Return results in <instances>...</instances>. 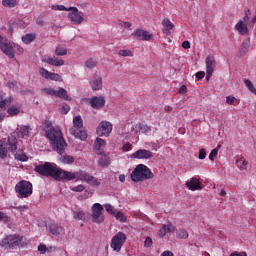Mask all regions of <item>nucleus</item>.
Masks as SVG:
<instances>
[{"label": "nucleus", "mask_w": 256, "mask_h": 256, "mask_svg": "<svg viewBox=\"0 0 256 256\" xmlns=\"http://www.w3.org/2000/svg\"><path fill=\"white\" fill-rule=\"evenodd\" d=\"M42 63H47L48 65H52L53 67H63L65 65V60L57 59V57L53 56H42Z\"/></svg>", "instance_id": "a211bd4d"}, {"label": "nucleus", "mask_w": 256, "mask_h": 256, "mask_svg": "<svg viewBox=\"0 0 256 256\" xmlns=\"http://www.w3.org/2000/svg\"><path fill=\"white\" fill-rule=\"evenodd\" d=\"M182 47L183 49H191V43H189V41H184Z\"/></svg>", "instance_id": "0e129e2a"}, {"label": "nucleus", "mask_w": 256, "mask_h": 256, "mask_svg": "<svg viewBox=\"0 0 256 256\" xmlns=\"http://www.w3.org/2000/svg\"><path fill=\"white\" fill-rule=\"evenodd\" d=\"M21 241H23V238L20 235H6L0 240V247L9 251V249H15V247H19V245H21Z\"/></svg>", "instance_id": "423d86ee"}, {"label": "nucleus", "mask_w": 256, "mask_h": 256, "mask_svg": "<svg viewBox=\"0 0 256 256\" xmlns=\"http://www.w3.org/2000/svg\"><path fill=\"white\" fill-rule=\"evenodd\" d=\"M35 39H37V33H27L21 37V41L24 45H31Z\"/></svg>", "instance_id": "c85d7f7f"}, {"label": "nucleus", "mask_w": 256, "mask_h": 256, "mask_svg": "<svg viewBox=\"0 0 256 256\" xmlns=\"http://www.w3.org/2000/svg\"><path fill=\"white\" fill-rule=\"evenodd\" d=\"M226 103H227V105H238L237 98H235V96H231V95L226 97Z\"/></svg>", "instance_id": "8fccbe9b"}, {"label": "nucleus", "mask_w": 256, "mask_h": 256, "mask_svg": "<svg viewBox=\"0 0 256 256\" xmlns=\"http://www.w3.org/2000/svg\"><path fill=\"white\" fill-rule=\"evenodd\" d=\"M205 157H207V152L205 151V149L202 148L199 150L198 158L203 160L205 159Z\"/></svg>", "instance_id": "bf43d9fd"}, {"label": "nucleus", "mask_w": 256, "mask_h": 256, "mask_svg": "<svg viewBox=\"0 0 256 256\" xmlns=\"http://www.w3.org/2000/svg\"><path fill=\"white\" fill-rule=\"evenodd\" d=\"M151 157H153V152L146 149H140L131 154L132 159H151Z\"/></svg>", "instance_id": "412c9836"}, {"label": "nucleus", "mask_w": 256, "mask_h": 256, "mask_svg": "<svg viewBox=\"0 0 256 256\" xmlns=\"http://www.w3.org/2000/svg\"><path fill=\"white\" fill-rule=\"evenodd\" d=\"M92 211V223L101 224L105 221V215H103V205L94 203L91 207Z\"/></svg>", "instance_id": "9b49d317"}, {"label": "nucleus", "mask_w": 256, "mask_h": 256, "mask_svg": "<svg viewBox=\"0 0 256 256\" xmlns=\"http://www.w3.org/2000/svg\"><path fill=\"white\" fill-rule=\"evenodd\" d=\"M46 231L54 235V237H59V235L65 234V229L61 227V225L57 223H51L46 226Z\"/></svg>", "instance_id": "6ab92c4d"}, {"label": "nucleus", "mask_w": 256, "mask_h": 256, "mask_svg": "<svg viewBox=\"0 0 256 256\" xmlns=\"http://www.w3.org/2000/svg\"><path fill=\"white\" fill-rule=\"evenodd\" d=\"M31 131V128L28 126H22L18 130V137H21V139H27L29 137V132Z\"/></svg>", "instance_id": "72a5a7b5"}, {"label": "nucleus", "mask_w": 256, "mask_h": 256, "mask_svg": "<svg viewBox=\"0 0 256 256\" xmlns=\"http://www.w3.org/2000/svg\"><path fill=\"white\" fill-rule=\"evenodd\" d=\"M80 171L77 172H69L67 170L59 169L56 172V181H73L74 179H77L79 181V174Z\"/></svg>", "instance_id": "9d476101"}, {"label": "nucleus", "mask_w": 256, "mask_h": 256, "mask_svg": "<svg viewBox=\"0 0 256 256\" xmlns=\"http://www.w3.org/2000/svg\"><path fill=\"white\" fill-rule=\"evenodd\" d=\"M89 103L92 109H102V107H105V97L93 96L89 99Z\"/></svg>", "instance_id": "aec40b11"}, {"label": "nucleus", "mask_w": 256, "mask_h": 256, "mask_svg": "<svg viewBox=\"0 0 256 256\" xmlns=\"http://www.w3.org/2000/svg\"><path fill=\"white\" fill-rule=\"evenodd\" d=\"M218 153H219V150H218L217 148H214V149L210 152V154H209V159H210V161H214V160H215V157H217Z\"/></svg>", "instance_id": "864d4df0"}, {"label": "nucleus", "mask_w": 256, "mask_h": 256, "mask_svg": "<svg viewBox=\"0 0 256 256\" xmlns=\"http://www.w3.org/2000/svg\"><path fill=\"white\" fill-rule=\"evenodd\" d=\"M113 216L115 217V219H117V221H120V223H125V221H127L125 215H123L122 212H119L117 210L116 213L113 214Z\"/></svg>", "instance_id": "c03bdc74"}, {"label": "nucleus", "mask_w": 256, "mask_h": 256, "mask_svg": "<svg viewBox=\"0 0 256 256\" xmlns=\"http://www.w3.org/2000/svg\"><path fill=\"white\" fill-rule=\"evenodd\" d=\"M132 37L139 41H151V39H153V34L146 30L136 29L132 32Z\"/></svg>", "instance_id": "dca6fc26"}, {"label": "nucleus", "mask_w": 256, "mask_h": 256, "mask_svg": "<svg viewBox=\"0 0 256 256\" xmlns=\"http://www.w3.org/2000/svg\"><path fill=\"white\" fill-rule=\"evenodd\" d=\"M130 135L138 136L141 135V123L133 124L130 129ZM137 141H139V137H137Z\"/></svg>", "instance_id": "f704fd0d"}, {"label": "nucleus", "mask_w": 256, "mask_h": 256, "mask_svg": "<svg viewBox=\"0 0 256 256\" xmlns=\"http://www.w3.org/2000/svg\"><path fill=\"white\" fill-rule=\"evenodd\" d=\"M98 165L100 167H109V165H111V158L109 157V155L103 152V155H101V157L98 160Z\"/></svg>", "instance_id": "c756f323"}, {"label": "nucleus", "mask_w": 256, "mask_h": 256, "mask_svg": "<svg viewBox=\"0 0 256 256\" xmlns=\"http://www.w3.org/2000/svg\"><path fill=\"white\" fill-rule=\"evenodd\" d=\"M68 19L73 25H81L85 21V13L79 11L78 7H68Z\"/></svg>", "instance_id": "6e6552de"}, {"label": "nucleus", "mask_w": 256, "mask_h": 256, "mask_svg": "<svg viewBox=\"0 0 256 256\" xmlns=\"http://www.w3.org/2000/svg\"><path fill=\"white\" fill-rule=\"evenodd\" d=\"M71 135L80 141L87 140V131L83 129V118L81 116H76L73 119V127L70 129Z\"/></svg>", "instance_id": "20e7f679"}, {"label": "nucleus", "mask_w": 256, "mask_h": 256, "mask_svg": "<svg viewBox=\"0 0 256 256\" xmlns=\"http://www.w3.org/2000/svg\"><path fill=\"white\" fill-rule=\"evenodd\" d=\"M186 187H188L190 191H201V181H199L197 177H192L186 182Z\"/></svg>", "instance_id": "4be33fe9"}, {"label": "nucleus", "mask_w": 256, "mask_h": 256, "mask_svg": "<svg viewBox=\"0 0 256 256\" xmlns=\"http://www.w3.org/2000/svg\"><path fill=\"white\" fill-rule=\"evenodd\" d=\"M132 149L133 145H131V143H126L122 147V151H124L125 153H127V151H131Z\"/></svg>", "instance_id": "13d9d810"}, {"label": "nucleus", "mask_w": 256, "mask_h": 256, "mask_svg": "<svg viewBox=\"0 0 256 256\" xmlns=\"http://www.w3.org/2000/svg\"><path fill=\"white\" fill-rule=\"evenodd\" d=\"M54 97L64 99V101H71V96L67 94V90H65V88H58V90H55Z\"/></svg>", "instance_id": "cd10ccee"}, {"label": "nucleus", "mask_w": 256, "mask_h": 256, "mask_svg": "<svg viewBox=\"0 0 256 256\" xmlns=\"http://www.w3.org/2000/svg\"><path fill=\"white\" fill-rule=\"evenodd\" d=\"M105 145H107V142L103 140L102 138H96L94 142V151L96 155H103L105 151L103 150L105 148Z\"/></svg>", "instance_id": "b1692460"}, {"label": "nucleus", "mask_w": 256, "mask_h": 256, "mask_svg": "<svg viewBox=\"0 0 256 256\" xmlns=\"http://www.w3.org/2000/svg\"><path fill=\"white\" fill-rule=\"evenodd\" d=\"M8 117H16V115H21L23 113V107L21 104H13L7 108Z\"/></svg>", "instance_id": "5701e85b"}, {"label": "nucleus", "mask_w": 256, "mask_h": 256, "mask_svg": "<svg viewBox=\"0 0 256 256\" xmlns=\"http://www.w3.org/2000/svg\"><path fill=\"white\" fill-rule=\"evenodd\" d=\"M18 199H27L33 195V184L27 180H21L15 186Z\"/></svg>", "instance_id": "39448f33"}, {"label": "nucleus", "mask_w": 256, "mask_h": 256, "mask_svg": "<svg viewBox=\"0 0 256 256\" xmlns=\"http://www.w3.org/2000/svg\"><path fill=\"white\" fill-rule=\"evenodd\" d=\"M104 209L107 211V213H109L110 215H115L116 213V209L113 207V205L111 204H105L104 205Z\"/></svg>", "instance_id": "09e8293b"}, {"label": "nucleus", "mask_w": 256, "mask_h": 256, "mask_svg": "<svg viewBox=\"0 0 256 256\" xmlns=\"http://www.w3.org/2000/svg\"><path fill=\"white\" fill-rule=\"evenodd\" d=\"M206 79L209 81L211 77L213 76V71H215V56H207L206 60Z\"/></svg>", "instance_id": "f3484780"}, {"label": "nucleus", "mask_w": 256, "mask_h": 256, "mask_svg": "<svg viewBox=\"0 0 256 256\" xmlns=\"http://www.w3.org/2000/svg\"><path fill=\"white\" fill-rule=\"evenodd\" d=\"M113 131V124L107 120H103L96 128V133L99 137H109Z\"/></svg>", "instance_id": "f8f14e48"}, {"label": "nucleus", "mask_w": 256, "mask_h": 256, "mask_svg": "<svg viewBox=\"0 0 256 256\" xmlns=\"http://www.w3.org/2000/svg\"><path fill=\"white\" fill-rule=\"evenodd\" d=\"M244 85L248 89V91L252 93V95L256 96V87H255V84L251 82V80L244 79Z\"/></svg>", "instance_id": "4c0bfd02"}, {"label": "nucleus", "mask_w": 256, "mask_h": 256, "mask_svg": "<svg viewBox=\"0 0 256 256\" xmlns=\"http://www.w3.org/2000/svg\"><path fill=\"white\" fill-rule=\"evenodd\" d=\"M247 165H249V163L247 162V160H245L244 157H238L236 159V166L238 167V169H240V171L247 170Z\"/></svg>", "instance_id": "473e14b6"}, {"label": "nucleus", "mask_w": 256, "mask_h": 256, "mask_svg": "<svg viewBox=\"0 0 256 256\" xmlns=\"http://www.w3.org/2000/svg\"><path fill=\"white\" fill-rule=\"evenodd\" d=\"M38 251L41 255H45V253H47V246L45 244H40L38 246Z\"/></svg>", "instance_id": "6e6d98bb"}, {"label": "nucleus", "mask_w": 256, "mask_h": 256, "mask_svg": "<svg viewBox=\"0 0 256 256\" xmlns=\"http://www.w3.org/2000/svg\"><path fill=\"white\" fill-rule=\"evenodd\" d=\"M125 241H127V235H125L123 232H118L112 237L110 247L113 249V251L119 253L121 249H123Z\"/></svg>", "instance_id": "1a4fd4ad"}, {"label": "nucleus", "mask_w": 256, "mask_h": 256, "mask_svg": "<svg viewBox=\"0 0 256 256\" xmlns=\"http://www.w3.org/2000/svg\"><path fill=\"white\" fill-rule=\"evenodd\" d=\"M236 31H238L239 35H249V28L247 27V23L243 20H239L235 25Z\"/></svg>", "instance_id": "393cba45"}, {"label": "nucleus", "mask_w": 256, "mask_h": 256, "mask_svg": "<svg viewBox=\"0 0 256 256\" xmlns=\"http://www.w3.org/2000/svg\"><path fill=\"white\" fill-rule=\"evenodd\" d=\"M38 73L43 79H46L47 81H63V77H61V75L55 72H50L43 67L39 68Z\"/></svg>", "instance_id": "2eb2a0df"}, {"label": "nucleus", "mask_w": 256, "mask_h": 256, "mask_svg": "<svg viewBox=\"0 0 256 256\" xmlns=\"http://www.w3.org/2000/svg\"><path fill=\"white\" fill-rule=\"evenodd\" d=\"M57 170V166L49 162H46L45 164L42 165H37L34 168V171H36V173L44 175V177H53V179H55L57 176Z\"/></svg>", "instance_id": "0eeeda50"}, {"label": "nucleus", "mask_w": 256, "mask_h": 256, "mask_svg": "<svg viewBox=\"0 0 256 256\" xmlns=\"http://www.w3.org/2000/svg\"><path fill=\"white\" fill-rule=\"evenodd\" d=\"M152 129L151 126L147 124L140 123V134L142 135H151Z\"/></svg>", "instance_id": "58836bf2"}, {"label": "nucleus", "mask_w": 256, "mask_h": 256, "mask_svg": "<svg viewBox=\"0 0 256 256\" xmlns=\"http://www.w3.org/2000/svg\"><path fill=\"white\" fill-rule=\"evenodd\" d=\"M249 15H251V10H247L246 11V14H245V16H244V23H248L249 22Z\"/></svg>", "instance_id": "e2e57ef3"}, {"label": "nucleus", "mask_w": 256, "mask_h": 256, "mask_svg": "<svg viewBox=\"0 0 256 256\" xmlns=\"http://www.w3.org/2000/svg\"><path fill=\"white\" fill-rule=\"evenodd\" d=\"M0 50L10 59H15V53L16 55H23V53H25V50L23 49V47H21V45L16 44L15 42H11L1 35Z\"/></svg>", "instance_id": "f03ea898"}, {"label": "nucleus", "mask_w": 256, "mask_h": 256, "mask_svg": "<svg viewBox=\"0 0 256 256\" xmlns=\"http://www.w3.org/2000/svg\"><path fill=\"white\" fill-rule=\"evenodd\" d=\"M17 137L14 135H11L8 137V150L12 153L15 154L17 151V144H18Z\"/></svg>", "instance_id": "bb28decb"}, {"label": "nucleus", "mask_w": 256, "mask_h": 256, "mask_svg": "<svg viewBox=\"0 0 256 256\" xmlns=\"http://www.w3.org/2000/svg\"><path fill=\"white\" fill-rule=\"evenodd\" d=\"M55 91V88L51 87L42 88V93H45V95H51V97H55Z\"/></svg>", "instance_id": "49530a36"}, {"label": "nucleus", "mask_w": 256, "mask_h": 256, "mask_svg": "<svg viewBox=\"0 0 256 256\" xmlns=\"http://www.w3.org/2000/svg\"><path fill=\"white\" fill-rule=\"evenodd\" d=\"M130 177L134 183H139L147 181L149 179H153L155 175L153 174V172H151V169H149V167H147L146 165L138 164L130 174Z\"/></svg>", "instance_id": "7ed1b4c3"}, {"label": "nucleus", "mask_w": 256, "mask_h": 256, "mask_svg": "<svg viewBox=\"0 0 256 256\" xmlns=\"http://www.w3.org/2000/svg\"><path fill=\"white\" fill-rule=\"evenodd\" d=\"M46 137L49 139L51 146L56 153L62 155L67 149V142L63 138V133H61V128L59 126L52 127L46 131Z\"/></svg>", "instance_id": "f257e3e1"}, {"label": "nucleus", "mask_w": 256, "mask_h": 256, "mask_svg": "<svg viewBox=\"0 0 256 256\" xmlns=\"http://www.w3.org/2000/svg\"><path fill=\"white\" fill-rule=\"evenodd\" d=\"M68 111H71V107H69V105H67V104H64V105L62 106V113H63L64 115H67Z\"/></svg>", "instance_id": "680f3d73"}, {"label": "nucleus", "mask_w": 256, "mask_h": 256, "mask_svg": "<svg viewBox=\"0 0 256 256\" xmlns=\"http://www.w3.org/2000/svg\"><path fill=\"white\" fill-rule=\"evenodd\" d=\"M167 233H175V225L173 224H164L162 228L159 230V237H165Z\"/></svg>", "instance_id": "a878e982"}, {"label": "nucleus", "mask_w": 256, "mask_h": 256, "mask_svg": "<svg viewBox=\"0 0 256 256\" xmlns=\"http://www.w3.org/2000/svg\"><path fill=\"white\" fill-rule=\"evenodd\" d=\"M55 55H57L58 57H63L67 55V48H65L64 46L58 45L55 48Z\"/></svg>", "instance_id": "79ce46f5"}, {"label": "nucleus", "mask_w": 256, "mask_h": 256, "mask_svg": "<svg viewBox=\"0 0 256 256\" xmlns=\"http://www.w3.org/2000/svg\"><path fill=\"white\" fill-rule=\"evenodd\" d=\"M153 245V239L151 237H147L144 242V247H151Z\"/></svg>", "instance_id": "052dcab7"}, {"label": "nucleus", "mask_w": 256, "mask_h": 256, "mask_svg": "<svg viewBox=\"0 0 256 256\" xmlns=\"http://www.w3.org/2000/svg\"><path fill=\"white\" fill-rule=\"evenodd\" d=\"M11 103H13V97H5L3 94H0V109H5V107L11 105Z\"/></svg>", "instance_id": "2f4dec72"}, {"label": "nucleus", "mask_w": 256, "mask_h": 256, "mask_svg": "<svg viewBox=\"0 0 256 256\" xmlns=\"http://www.w3.org/2000/svg\"><path fill=\"white\" fill-rule=\"evenodd\" d=\"M162 25L164 27L163 33H165L166 35H169V33H171L172 29L175 27V25L171 23V20H169V18H165L162 21Z\"/></svg>", "instance_id": "7c9ffc66"}, {"label": "nucleus", "mask_w": 256, "mask_h": 256, "mask_svg": "<svg viewBox=\"0 0 256 256\" xmlns=\"http://www.w3.org/2000/svg\"><path fill=\"white\" fill-rule=\"evenodd\" d=\"M0 157L1 159L7 157V142L5 139L0 140Z\"/></svg>", "instance_id": "c9c22d12"}, {"label": "nucleus", "mask_w": 256, "mask_h": 256, "mask_svg": "<svg viewBox=\"0 0 256 256\" xmlns=\"http://www.w3.org/2000/svg\"><path fill=\"white\" fill-rule=\"evenodd\" d=\"M19 5V0H2V6L13 9Z\"/></svg>", "instance_id": "e433bc0d"}, {"label": "nucleus", "mask_w": 256, "mask_h": 256, "mask_svg": "<svg viewBox=\"0 0 256 256\" xmlns=\"http://www.w3.org/2000/svg\"><path fill=\"white\" fill-rule=\"evenodd\" d=\"M61 163H64V165H71L75 163V158L71 155H64L60 158Z\"/></svg>", "instance_id": "ea45409f"}, {"label": "nucleus", "mask_w": 256, "mask_h": 256, "mask_svg": "<svg viewBox=\"0 0 256 256\" xmlns=\"http://www.w3.org/2000/svg\"><path fill=\"white\" fill-rule=\"evenodd\" d=\"M0 221H2V223H9V216H7V214H5L4 212L0 211Z\"/></svg>", "instance_id": "5fc2aeb1"}, {"label": "nucleus", "mask_w": 256, "mask_h": 256, "mask_svg": "<svg viewBox=\"0 0 256 256\" xmlns=\"http://www.w3.org/2000/svg\"><path fill=\"white\" fill-rule=\"evenodd\" d=\"M85 65L88 69H93L97 65V60L90 58L86 61Z\"/></svg>", "instance_id": "de8ad7c7"}, {"label": "nucleus", "mask_w": 256, "mask_h": 256, "mask_svg": "<svg viewBox=\"0 0 256 256\" xmlns=\"http://www.w3.org/2000/svg\"><path fill=\"white\" fill-rule=\"evenodd\" d=\"M196 77L197 79H203V77H205V72L203 71L197 72Z\"/></svg>", "instance_id": "338daca9"}, {"label": "nucleus", "mask_w": 256, "mask_h": 256, "mask_svg": "<svg viewBox=\"0 0 256 256\" xmlns=\"http://www.w3.org/2000/svg\"><path fill=\"white\" fill-rule=\"evenodd\" d=\"M79 181L87 183L91 187H101V180H99L98 178H95L93 175L83 170H80Z\"/></svg>", "instance_id": "ddd939ff"}, {"label": "nucleus", "mask_w": 256, "mask_h": 256, "mask_svg": "<svg viewBox=\"0 0 256 256\" xmlns=\"http://www.w3.org/2000/svg\"><path fill=\"white\" fill-rule=\"evenodd\" d=\"M176 237L178 239H189V233L185 229L181 228L176 230Z\"/></svg>", "instance_id": "a19ab883"}, {"label": "nucleus", "mask_w": 256, "mask_h": 256, "mask_svg": "<svg viewBox=\"0 0 256 256\" xmlns=\"http://www.w3.org/2000/svg\"><path fill=\"white\" fill-rule=\"evenodd\" d=\"M72 191H74L75 193H81V191H85V186L83 184H80L72 188Z\"/></svg>", "instance_id": "4d7b16f0"}, {"label": "nucleus", "mask_w": 256, "mask_h": 256, "mask_svg": "<svg viewBox=\"0 0 256 256\" xmlns=\"http://www.w3.org/2000/svg\"><path fill=\"white\" fill-rule=\"evenodd\" d=\"M118 55L120 57H133V51H131L129 49L120 50L118 52Z\"/></svg>", "instance_id": "a18cd8bd"}, {"label": "nucleus", "mask_w": 256, "mask_h": 256, "mask_svg": "<svg viewBox=\"0 0 256 256\" xmlns=\"http://www.w3.org/2000/svg\"><path fill=\"white\" fill-rule=\"evenodd\" d=\"M89 85L92 91H101L103 89V76L100 73H95L89 79Z\"/></svg>", "instance_id": "4468645a"}, {"label": "nucleus", "mask_w": 256, "mask_h": 256, "mask_svg": "<svg viewBox=\"0 0 256 256\" xmlns=\"http://www.w3.org/2000/svg\"><path fill=\"white\" fill-rule=\"evenodd\" d=\"M160 256H175V254H173V252L166 250L164 252L161 253Z\"/></svg>", "instance_id": "69168bd1"}, {"label": "nucleus", "mask_w": 256, "mask_h": 256, "mask_svg": "<svg viewBox=\"0 0 256 256\" xmlns=\"http://www.w3.org/2000/svg\"><path fill=\"white\" fill-rule=\"evenodd\" d=\"M14 157H15V159H17V161H22V162H25V161H27V159H29L27 157V155L24 153H22V154L14 153Z\"/></svg>", "instance_id": "3c124183"}, {"label": "nucleus", "mask_w": 256, "mask_h": 256, "mask_svg": "<svg viewBox=\"0 0 256 256\" xmlns=\"http://www.w3.org/2000/svg\"><path fill=\"white\" fill-rule=\"evenodd\" d=\"M73 216H74V219H77L78 221H85V219H87L85 212H83L81 210L75 211Z\"/></svg>", "instance_id": "37998d69"}, {"label": "nucleus", "mask_w": 256, "mask_h": 256, "mask_svg": "<svg viewBox=\"0 0 256 256\" xmlns=\"http://www.w3.org/2000/svg\"><path fill=\"white\" fill-rule=\"evenodd\" d=\"M179 93H187V86L182 85V86L179 88Z\"/></svg>", "instance_id": "774afa93"}, {"label": "nucleus", "mask_w": 256, "mask_h": 256, "mask_svg": "<svg viewBox=\"0 0 256 256\" xmlns=\"http://www.w3.org/2000/svg\"><path fill=\"white\" fill-rule=\"evenodd\" d=\"M53 11H69L67 7H65V5H55L52 6Z\"/></svg>", "instance_id": "603ef678"}]
</instances>
